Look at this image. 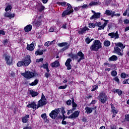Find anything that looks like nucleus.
<instances>
[{"label": "nucleus", "instance_id": "f257e3e1", "mask_svg": "<svg viewBox=\"0 0 129 129\" xmlns=\"http://www.w3.org/2000/svg\"><path fill=\"white\" fill-rule=\"evenodd\" d=\"M31 62H32L31 56L30 55H27L22 60L18 62L17 66L18 67H22V66H23V67H27L30 65Z\"/></svg>", "mask_w": 129, "mask_h": 129}, {"label": "nucleus", "instance_id": "f03ea898", "mask_svg": "<svg viewBox=\"0 0 129 129\" xmlns=\"http://www.w3.org/2000/svg\"><path fill=\"white\" fill-rule=\"evenodd\" d=\"M102 48V46H101V42L100 41L98 40H96L93 41V44L90 47L91 51H95V52H97L99 49H101Z\"/></svg>", "mask_w": 129, "mask_h": 129}, {"label": "nucleus", "instance_id": "7ed1b4c3", "mask_svg": "<svg viewBox=\"0 0 129 129\" xmlns=\"http://www.w3.org/2000/svg\"><path fill=\"white\" fill-rule=\"evenodd\" d=\"M46 104L47 99L45 97L44 94H42L41 99L38 102V104L37 105V108H39V107H42L44 106V105H46Z\"/></svg>", "mask_w": 129, "mask_h": 129}, {"label": "nucleus", "instance_id": "20e7f679", "mask_svg": "<svg viewBox=\"0 0 129 129\" xmlns=\"http://www.w3.org/2000/svg\"><path fill=\"white\" fill-rule=\"evenodd\" d=\"M68 7L67 8V10L63 12L62 14V18H64L65 16H68V15H70V14H72L73 13V9H72V6H71V5L68 3L67 4Z\"/></svg>", "mask_w": 129, "mask_h": 129}, {"label": "nucleus", "instance_id": "39448f33", "mask_svg": "<svg viewBox=\"0 0 129 129\" xmlns=\"http://www.w3.org/2000/svg\"><path fill=\"white\" fill-rule=\"evenodd\" d=\"M98 100L101 103H105L107 101V95L104 92H101L99 94L98 96Z\"/></svg>", "mask_w": 129, "mask_h": 129}, {"label": "nucleus", "instance_id": "423d86ee", "mask_svg": "<svg viewBox=\"0 0 129 129\" xmlns=\"http://www.w3.org/2000/svg\"><path fill=\"white\" fill-rule=\"evenodd\" d=\"M22 76H24L25 78H27V79H31V78H33L34 76H36V74L30 71H27L25 73H22L21 74Z\"/></svg>", "mask_w": 129, "mask_h": 129}, {"label": "nucleus", "instance_id": "0eeeda50", "mask_svg": "<svg viewBox=\"0 0 129 129\" xmlns=\"http://www.w3.org/2000/svg\"><path fill=\"white\" fill-rule=\"evenodd\" d=\"M72 108L68 111L67 114L69 115V114L73 113V111L76 110V108L77 107V104L74 102V98H72Z\"/></svg>", "mask_w": 129, "mask_h": 129}, {"label": "nucleus", "instance_id": "6e6552de", "mask_svg": "<svg viewBox=\"0 0 129 129\" xmlns=\"http://www.w3.org/2000/svg\"><path fill=\"white\" fill-rule=\"evenodd\" d=\"M77 62L78 63H79L81 61V60H84L85 59V56L84 55V54L82 52V51H80L77 53Z\"/></svg>", "mask_w": 129, "mask_h": 129}, {"label": "nucleus", "instance_id": "1a4fd4ad", "mask_svg": "<svg viewBox=\"0 0 129 129\" xmlns=\"http://www.w3.org/2000/svg\"><path fill=\"white\" fill-rule=\"evenodd\" d=\"M58 114H59V113L58 112V108L55 109L49 113V116H50L52 119H55L56 117L58 116Z\"/></svg>", "mask_w": 129, "mask_h": 129}, {"label": "nucleus", "instance_id": "9d476101", "mask_svg": "<svg viewBox=\"0 0 129 129\" xmlns=\"http://www.w3.org/2000/svg\"><path fill=\"white\" fill-rule=\"evenodd\" d=\"M57 46L60 47H64L61 49V51H64L67 50V49H69V45H68V42H62V43H58Z\"/></svg>", "mask_w": 129, "mask_h": 129}, {"label": "nucleus", "instance_id": "9b49d317", "mask_svg": "<svg viewBox=\"0 0 129 129\" xmlns=\"http://www.w3.org/2000/svg\"><path fill=\"white\" fill-rule=\"evenodd\" d=\"M5 60L7 65H12V64H13L14 59L12 57H11L10 55H6Z\"/></svg>", "mask_w": 129, "mask_h": 129}, {"label": "nucleus", "instance_id": "f8f14e48", "mask_svg": "<svg viewBox=\"0 0 129 129\" xmlns=\"http://www.w3.org/2000/svg\"><path fill=\"white\" fill-rule=\"evenodd\" d=\"M108 35L110 37V38H111V39H113V38H115V39H118V38H119V35H118V32L117 31L115 33H109Z\"/></svg>", "mask_w": 129, "mask_h": 129}, {"label": "nucleus", "instance_id": "ddd939ff", "mask_svg": "<svg viewBox=\"0 0 129 129\" xmlns=\"http://www.w3.org/2000/svg\"><path fill=\"white\" fill-rule=\"evenodd\" d=\"M79 113H80V111H75L73 113L68 117V118H71V119H72V118H77V117L79 116Z\"/></svg>", "mask_w": 129, "mask_h": 129}, {"label": "nucleus", "instance_id": "4468645a", "mask_svg": "<svg viewBox=\"0 0 129 129\" xmlns=\"http://www.w3.org/2000/svg\"><path fill=\"white\" fill-rule=\"evenodd\" d=\"M113 53L117 54L119 56H122V53H121V49L117 46L114 47Z\"/></svg>", "mask_w": 129, "mask_h": 129}, {"label": "nucleus", "instance_id": "2eb2a0df", "mask_svg": "<svg viewBox=\"0 0 129 129\" xmlns=\"http://www.w3.org/2000/svg\"><path fill=\"white\" fill-rule=\"evenodd\" d=\"M71 62H72V59H71V58H68L65 63V65L67 67L68 70H71V68H72V66L70 63Z\"/></svg>", "mask_w": 129, "mask_h": 129}, {"label": "nucleus", "instance_id": "dca6fc26", "mask_svg": "<svg viewBox=\"0 0 129 129\" xmlns=\"http://www.w3.org/2000/svg\"><path fill=\"white\" fill-rule=\"evenodd\" d=\"M80 30H81L78 31V34H79V35H82V34H85L86 31H89V28L85 26L83 28H80Z\"/></svg>", "mask_w": 129, "mask_h": 129}, {"label": "nucleus", "instance_id": "f3484780", "mask_svg": "<svg viewBox=\"0 0 129 129\" xmlns=\"http://www.w3.org/2000/svg\"><path fill=\"white\" fill-rule=\"evenodd\" d=\"M114 14H115V12L109 10H106L105 12V15H106L107 16H111V18L114 17Z\"/></svg>", "mask_w": 129, "mask_h": 129}, {"label": "nucleus", "instance_id": "a211bd4d", "mask_svg": "<svg viewBox=\"0 0 129 129\" xmlns=\"http://www.w3.org/2000/svg\"><path fill=\"white\" fill-rule=\"evenodd\" d=\"M4 16L5 18H9L10 20L13 19V18H15V14H12L10 12H9L8 11H6Z\"/></svg>", "mask_w": 129, "mask_h": 129}, {"label": "nucleus", "instance_id": "6ab92c4d", "mask_svg": "<svg viewBox=\"0 0 129 129\" xmlns=\"http://www.w3.org/2000/svg\"><path fill=\"white\" fill-rule=\"evenodd\" d=\"M35 45H36V43L35 42H32L30 45L28 44L27 46V50H29V51H33L35 49Z\"/></svg>", "mask_w": 129, "mask_h": 129}, {"label": "nucleus", "instance_id": "aec40b11", "mask_svg": "<svg viewBox=\"0 0 129 129\" xmlns=\"http://www.w3.org/2000/svg\"><path fill=\"white\" fill-rule=\"evenodd\" d=\"M104 22H105L103 24V25H101L99 27V28H98V31H99L100 30H104V28H105L106 26L107 25V24L108 23V22H109V21L106 20H104Z\"/></svg>", "mask_w": 129, "mask_h": 129}, {"label": "nucleus", "instance_id": "412c9836", "mask_svg": "<svg viewBox=\"0 0 129 129\" xmlns=\"http://www.w3.org/2000/svg\"><path fill=\"white\" fill-rule=\"evenodd\" d=\"M27 107L29 108H33V109H35V110L38 109V108H37V105L35 102H32L31 104L27 105Z\"/></svg>", "mask_w": 129, "mask_h": 129}, {"label": "nucleus", "instance_id": "4be33fe9", "mask_svg": "<svg viewBox=\"0 0 129 129\" xmlns=\"http://www.w3.org/2000/svg\"><path fill=\"white\" fill-rule=\"evenodd\" d=\"M37 9L38 11H39V12H40L41 13V12H43V11H44V10H45V6H43V5H42V3H40L37 6Z\"/></svg>", "mask_w": 129, "mask_h": 129}, {"label": "nucleus", "instance_id": "5701e85b", "mask_svg": "<svg viewBox=\"0 0 129 129\" xmlns=\"http://www.w3.org/2000/svg\"><path fill=\"white\" fill-rule=\"evenodd\" d=\"M57 109H58L57 112H59V114L61 112V114L62 116L64 117V116H65L64 114L66 113V111H65V109L64 108V107H61V108H57Z\"/></svg>", "mask_w": 129, "mask_h": 129}, {"label": "nucleus", "instance_id": "b1692460", "mask_svg": "<svg viewBox=\"0 0 129 129\" xmlns=\"http://www.w3.org/2000/svg\"><path fill=\"white\" fill-rule=\"evenodd\" d=\"M100 13H95L90 17V20H96V19H99V18H100Z\"/></svg>", "mask_w": 129, "mask_h": 129}, {"label": "nucleus", "instance_id": "393cba45", "mask_svg": "<svg viewBox=\"0 0 129 129\" xmlns=\"http://www.w3.org/2000/svg\"><path fill=\"white\" fill-rule=\"evenodd\" d=\"M51 66L52 68H54V67L57 68V67H59V66H60V63L58 60H55L51 64Z\"/></svg>", "mask_w": 129, "mask_h": 129}, {"label": "nucleus", "instance_id": "a878e982", "mask_svg": "<svg viewBox=\"0 0 129 129\" xmlns=\"http://www.w3.org/2000/svg\"><path fill=\"white\" fill-rule=\"evenodd\" d=\"M95 108H96V107L95 108H90L89 107H86L85 108V110H86L85 113H88V114L91 113V112H92V111L93 110V109H95Z\"/></svg>", "mask_w": 129, "mask_h": 129}, {"label": "nucleus", "instance_id": "bb28decb", "mask_svg": "<svg viewBox=\"0 0 129 129\" xmlns=\"http://www.w3.org/2000/svg\"><path fill=\"white\" fill-rule=\"evenodd\" d=\"M111 112L113 113H117V109L114 107L113 104H111Z\"/></svg>", "mask_w": 129, "mask_h": 129}, {"label": "nucleus", "instance_id": "cd10ccee", "mask_svg": "<svg viewBox=\"0 0 129 129\" xmlns=\"http://www.w3.org/2000/svg\"><path fill=\"white\" fill-rule=\"evenodd\" d=\"M115 45L116 47H119V48H120L122 50V49H124V48H125V46L123 45V44H122L121 42L115 43Z\"/></svg>", "mask_w": 129, "mask_h": 129}, {"label": "nucleus", "instance_id": "c85d7f7f", "mask_svg": "<svg viewBox=\"0 0 129 129\" xmlns=\"http://www.w3.org/2000/svg\"><path fill=\"white\" fill-rule=\"evenodd\" d=\"M30 117L29 115H26L24 117L22 118V121L23 123H26V122H28V119Z\"/></svg>", "mask_w": 129, "mask_h": 129}, {"label": "nucleus", "instance_id": "c756f323", "mask_svg": "<svg viewBox=\"0 0 129 129\" xmlns=\"http://www.w3.org/2000/svg\"><path fill=\"white\" fill-rule=\"evenodd\" d=\"M30 93L31 95L32 96V97H35V96H37L39 94V93L35 92L33 90H30Z\"/></svg>", "mask_w": 129, "mask_h": 129}, {"label": "nucleus", "instance_id": "7c9ffc66", "mask_svg": "<svg viewBox=\"0 0 129 129\" xmlns=\"http://www.w3.org/2000/svg\"><path fill=\"white\" fill-rule=\"evenodd\" d=\"M69 57H70V58H71L72 59H73V60H74V59H75L76 60H77V54L71 53L69 54Z\"/></svg>", "mask_w": 129, "mask_h": 129}, {"label": "nucleus", "instance_id": "2f4dec72", "mask_svg": "<svg viewBox=\"0 0 129 129\" xmlns=\"http://www.w3.org/2000/svg\"><path fill=\"white\" fill-rule=\"evenodd\" d=\"M24 30L25 32H30L31 30H32V25H28L26 27L24 28Z\"/></svg>", "mask_w": 129, "mask_h": 129}, {"label": "nucleus", "instance_id": "473e14b6", "mask_svg": "<svg viewBox=\"0 0 129 129\" xmlns=\"http://www.w3.org/2000/svg\"><path fill=\"white\" fill-rule=\"evenodd\" d=\"M118 58L117 56H116V55H112V56L110 57L109 58V61H116V60H117Z\"/></svg>", "mask_w": 129, "mask_h": 129}, {"label": "nucleus", "instance_id": "72a5a7b5", "mask_svg": "<svg viewBox=\"0 0 129 129\" xmlns=\"http://www.w3.org/2000/svg\"><path fill=\"white\" fill-rule=\"evenodd\" d=\"M33 26H35V27H40L41 26V22L40 21H37L36 22H32Z\"/></svg>", "mask_w": 129, "mask_h": 129}, {"label": "nucleus", "instance_id": "f704fd0d", "mask_svg": "<svg viewBox=\"0 0 129 129\" xmlns=\"http://www.w3.org/2000/svg\"><path fill=\"white\" fill-rule=\"evenodd\" d=\"M46 50H37L35 52V55L38 56V55H43V52H45Z\"/></svg>", "mask_w": 129, "mask_h": 129}, {"label": "nucleus", "instance_id": "c9c22d12", "mask_svg": "<svg viewBox=\"0 0 129 129\" xmlns=\"http://www.w3.org/2000/svg\"><path fill=\"white\" fill-rule=\"evenodd\" d=\"M39 82V80H35L34 82H32L31 83H29V85L30 86H35V85H37Z\"/></svg>", "mask_w": 129, "mask_h": 129}, {"label": "nucleus", "instance_id": "e433bc0d", "mask_svg": "<svg viewBox=\"0 0 129 129\" xmlns=\"http://www.w3.org/2000/svg\"><path fill=\"white\" fill-rule=\"evenodd\" d=\"M100 4H101V3L92 2L89 4V6H90V7H92L93 6H97L98 5H100Z\"/></svg>", "mask_w": 129, "mask_h": 129}, {"label": "nucleus", "instance_id": "4c0bfd02", "mask_svg": "<svg viewBox=\"0 0 129 129\" xmlns=\"http://www.w3.org/2000/svg\"><path fill=\"white\" fill-rule=\"evenodd\" d=\"M104 45L105 47H109V46H110V41L108 40H105L104 42Z\"/></svg>", "mask_w": 129, "mask_h": 129}, {"label": "nucleus", "instance_id": "58836bf2", "mask_svg": "<svg viewBox=\"0 0 129 129\" xmlns=\"http://www.w3.org/2000/svg\"><path fill=\"white\" fill-rule=\"evenodd\" d=\"M85 41L86 43V44H90L91 42H92L93 41V39H90L89 37H87L85 39Z\"/></svg>", "mask_w": 129, "mask_h": 129}, {"label": "nucleus", "instance_id": "ea45409f", "mask_svg": "<svg viewBox=\"0 0 129 129\" xmlns=\"http://www.w3.org/2000/svg\"><path fill=\"white\" fill-rule=\"evenodd\" d=\"M13 7H12V6L9 5L5 9V11L6 12H9V11H12V8Z\"/></svg>", "mask_w": 129, "mask_h": 129}, {"label": "nucleus", "instance_id": "a19ab883", "mask_svg": "<svg viewBox=\"0 0 129 129\" xmlns=\"http://www.w3.org/2000/svg\"><path fill=\"white\" fill-rule=\"evenodd\" d=\"M115 92L117 93L119 96H120V95H121V94H122V91H121V90H119V89L115 90Z\"/></svg>", "mask_w": 129, "mask_h": 129}, {"label": "nucleus", "instance_id": "79ce46f5", "mask_svg": "<svg viewBox=\"0 0 129 129\" xmlns=\"http://www.w3.org/2000/svg\"><path fill=\"white\" fill-rule=\"evenodd\" d=\"M57 5H58V6H62V7H66V2H58Z\"/></svg>", "mask_w": 129, "mask_h": 129}, {"label": "nucleus", "instance_id": "37998d69", "mask_svg": "<svg viewBox=\"0 0 129 129\" xmlns=\"http://www.w3.org/2000/svg\"><path fill=\"white\" fill-rule=\"evenodd\" d=\"M111 74L112 76L115 77L117 75V72H116V71H112Z\"/></svg>", "mask_w": 129, "mask_h": 129}, {"label": "nucleus", "instance_id": "c03bdc74", "mask_svg": "<svg viewBox=\"0 0 129 129\" xmlns=\"http://www.w3.org/2000/svg\"><path fill=\"white\" fill-rule=\"evenodd\" d=\"M97 88H98V85H95L94 86H93V89L91 91H95V90L97 89Z\"/></svg>", "mask_w": 129, "mask_h": 129}, {"label": "nucleus", "instance_id": "a18cd8bd", "mask_svg": "<svg viewBox=\"0 0 129 129\" xmlns=\"http://www.w3.org/2000/svg\"><path fill=\"white\" fill-rule=\"evenodd\" d=\"M65 118H67V117L64 116L62 121H61L62 124H67V122H66V121H64L65 120Z\"/></svg>", "mask_w": 129, "mask_h": 129}, {"label": "nucleus", "instance_id": "49530a36", "mask_svg": "<svg viewBox=\"0 0 129 129\" xmlns=\"http://www.w3.org/2000/svg\"><path fill=\"white\" fill-rule=\"evenodd\" d=\"M41 116L43 119H47V114L46 113L42 114Z\"/></svg>", "mask_w": 129, "mask_h": 129}, {"label": "nucleus", "instance_id": "de8ad7c7", "mask_svg": "<svg viewBox=\"0 0 129 129\" xmlns=\"http://www.w3.org/2000/svg\"><path fill=\"white\" fill-rule=\"evenodd\" d=\"M120 77L121 78L124 79V78H125V77H126V74H125L124 73H122L121 74Z\"/></svg>", "mask_w": 129, "mask_h": 129}, {"label": "nucleus", "instance_id": "09e8293b", "mask_svg": "<svg viewBox=\"0 0 129 129\" xmlns=\"http://www.w3.org/2000/svg\"><path fill=\"white\" fill-rule=\"evenodd\" d=\"M67 88V85H66L64 86H60L58 87V89H65Z\"/></svg>", "mask_w": 129, "mask_h": 129}, {"label": "nucleus", "instance_id": "8fccbe9b", "mask_svg": "<svg viewBox=\"0 0 129 129\" xmlns=\"http://www.w3.org/2000/svg\"><path fill=\"white\" fill-rule=\"evenodd\" d=\"M50 75H51V74H50V73H45V77H46V78L47 79L49 78V77L50 76Z\"/></svg>", "mask_w": 129, "mask_h": 129}, {"label": "nucleus", "instance_id": "3c124183", "mask_svg": "<svg viewBox=\"0 0 129 129\" xmlns=\"http://www.w3.org/2000/svg\"><path fill=\"white\" fill-rule=\"evenodd\" d=\"M43 68L44 69H47L48 68V63L46 62L45 64H43L42 66Z\"/></svg>", "mask_w": 129, "mask_h": 129}, {"label": "nucleus", "instance_id": "603ef678", "mask_svg": "<svg viewBox=\"0 0 129 129\" xmlns=\"http://www.w3.org/2000/svg\"><path fill=\"white\" fill-rule=\"evenodd\" d=\"M50 41H47L44 44V46H46V47H49V46H50Z\"/></svg>", "mask_w": 129, "mask_h": 129}, {"label": "nucleus", "instance_id": "864d4df0", "mask_svg": "<svg viewBox=\"0 0 129 129\" xmlns=\"http://www.w3.org/2000/svg\"><path fill=\"white\" fill-rule=\"evenodd\" d=\"M80 8H82V9H87L88 6L87 5H83L82 6H81Z\"/></svg>", "mask_w": 129, "mask_h": 129}, {"label": "nucleus", "instance_id": "5fc2aeb1", "mask_svg": "<svg viewBox=\"0 0 129 129\" xmlns=\"http://www.w3.org/2000/svg\"><path fill=\"white\" fill-rule=\"evenodd\" d=\"M110 127L111 129H116V126L115 125H110Z\"/></svg>", "mask_w": 129, "mask_h": 129}, {"label": "nucleus", "instance_id": "6e6d98bb", "mask_svg": "<svg viewBox=\"0 0 129 129\" xmlns=\"http://www.w3.org/2000/svg\"><path fill=\"white\" fill-rule=\"evenodd\" d=\"M95 26H96L95 24H94L93 23H92L90 24L89 27L91 28H95Z\"/></svg>", "mask_w": 129, "mask_h": 129}, {"label": "nucleus", "instance_id": "4d7b16f0", "mask_svg": "<svg viewBox=\"0 0 129 129\" xmlns=\"http://www.w3.org/2000/svg\"><path fill=\"white\" fill-rule=\"evenodd\" d=\"M66 103L67 105H71V100H68L67 101Z\"/></svg>", "mask_w": 129, "mask_h": 129}, {"label": "nucleus", "instance_id": "13d9d810", "mask_svg": "<svg viewBox=\"0 0 129 129\" xmlns=\"http://www.w3.org/2000/svg\"><path fill=\"white\" fill-rule=\"evenodd\" d=\"M124 24L125 25H127V24H129V20L128 19H125L124 20Z\"/></svg>", "mask_w": 129, "mask_h": 129}, {"label": "nucleus", "instance_id": "bf43d9fd", "mask_svg": "<svg viewBox=\"0 0 129 129\" xmlns=\"http://www.w3.org/2000/svg\"><path fill=\"white\" fill-rule=\"evenodd\" d=\"M1 35H6V33H5V31L3 30H0V36Z\"/></svg>", "mask_w": 129, "mask_h": 129}, {"label": "nucleus", "instance_id": "052dcab7", "mask_svg": "<svg viewBox=\"0 0 129 129\" xmlns=\"http://www.w3.org/2000/svg\"><path fill=\"white\" fill-rule=\"evenodd\" d=\"M114 80L116 82H117V83H118V82H119V79H118V78L117 77H116L114 78Z\"/></svg>", "mask_w": 129, "mask_h": 129}, {"label": "nucleus", "instance_id": "680f3d73", "mask_svg": "<svg viewBox=\"0 0 129 129\" xmlns=\"http://www.w3.org/2000/svg\"><path fill=\"white\" fill-rule=\"evenodd\" d=\"M54 30H55V29H54V28L50 27V28L49 29V32H50V33H52V32H54Z\"/></svg>", "mask_w": 129, "mask_h": 129}, {"label": "nucleus", "instance_id": "e2e57ef3", "mask_svg": "<svg viewBox=\"0 0 129 129\" xmlns=\"http://www.w3.org/2000/svg\"><path fill=\"white\" fill-rule=\"evenodd\" d=\"M43 58H40V59H36V62L37 63H39L40 62H42V61H43Z\"/></svg>", "mask_w": 129, "mask_h": 129}, {"label": "nucleus", "instance_id": "0e129e2a", "mask_svg": "<svg viewBox=\"0 0 129 129\" xmlns=\"http://www.w3.org/2000/svg\"><path fill=\"white\" fill-rule=\"evenodd\" d=\"M80 8V6H79L78 7H76L74 8V10L75 11H76V12H77V11H79Z\"/></svg>", "mask_w": 129, "mask_h": 129}, {"label": "nucleus", "instance_id": "69168bd1", "mask_svg": "<svg viewBox=\"0 0 129 129\" xmlns=\"http://www.w3.org/2000/svg\"><path fill=\"white\" fill-rule=\"evenodd\" d=\"M96 26H97L98 27H100L101 26V22H99L98 23L95 24Z\"/></svg>", "mask_w": 129, "mask_h": 129}, {"label": "nucleus", "instance_id": "338daca9", "mask_svg": "<svg viewBox=\"0 0 129 129\" xmlns=\"http://www.w3.org/2000/svg\"><path fill=\"white\" fill-rule=\"evenodd\" d=\"M23 129H32L31 126H25L23 128Z\"/></svg>", "mask_w": 129, "mask_h": 129}, {"label": "nucleus", "instance_id": "774afa93", "mask_svg": "<svg viewBox=\"0 0 129 129\" xmlns=\"http://www.w3.org/2000/svg\"><path fill=\"white\" fill-rule=\"evenodd\" d=\"M7 43H8V40L7 39H5V40H4L3 44H4L5 45V44H7Z\"/></svg>", "mask_w": 129, "mask_h": 129}]
</instances>
